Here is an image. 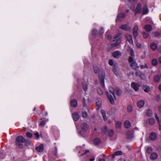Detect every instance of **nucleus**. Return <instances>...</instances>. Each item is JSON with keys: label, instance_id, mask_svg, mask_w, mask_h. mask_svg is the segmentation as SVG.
I'll return each mask as SVG.
<instances>
[{"label": "nucleus", "instance_id": "obj_62", "mask_svg": "<svg viewBox=\"0 0 161 161\" xmlns=\"http://www.w3.org/2000/svg\"><path fill=\"white\" fill-rule=\"evenodd\" d=\"M128 111L129 112L131 111L132 110V108L131 106H129L127 108Z\"/></svg>", "mask_w": 161, "mask_h": 161}, {"label": "nucleus", "instance_id": "obj_3", "mask_svg": "<svg viewBox=\"0 0 161 161\" xmlns=\"http://www.w3.org/2000/svg\"><path fill=\"white\" fill-rule=\"evenodd\" d=\"M104 78H105V74L103 72L102 73L101 76L100 77L99 80L100 82L101 86L103 87L105 86L104 85Z\"/></svg>", "mask_w": 161, "mask_h": 161}, {"label": "nucleus", "instance_id": "obj_26", "mask_svg": "<svg viewBox=\"0 0 161 161\" xmlns=\"http://www.w3.org/2000/svg\"><path fill=\"white\" fill-rule=\"evenodd\" d=\"M143 89L145 92H149L150 91V89L149 86L145 85L143 87Z\"/></svg>", "mask_w": 161, "mask_h": 161}, {"label": "nucleus", "instance_id": "obj_17", "mask_svg": "<svg viewBox=\"0 0 161 161\" xmlns=\"http://www.w3.org/2000/svg\"><path fill=\"white\" fill-rule=\"evenodd\" d=\"M44 145L43 144H41L39 146L36 147V150L38 152H42L44 150Z\"/></svg>", "mask_w": 161, "mask_h": 161}, {"label": "nucleus", "instance_id": "obj_49", "mask_svg": "<svg viewBox=\"0 0 161 161\" xmlns=\"http://www.w3.org/2000/svg\"><path fill=\"white\" fill-rule=\"evenodd\" d=\"M140 66L141 68L142 69H144V68L147 69L148 67V66H147V64H144V65H141Z\"/></svg>", "mask_w": 161, "mask_h": 161}, {"label": "nucleus", "instance_id": "obj_16", "mask_svg": "<svg viewBox=\"0 0 161 161\" xmlns=\"http://www.w3.org/2000/svg\"><path fill=\"white\" fill-rule=\"evenodd\" d=\"M101 106V101L100 98H97L96 102V108L97 110H98Z\"/></svg>", "mask_w": 161, "mask_h": 161}, {"label": "nucleus", "instance_id": "obj_39", "mask_svg": "<svg viewBox=\"0 0 161 161\" xmlns=\"http://www.w3.org/2000/svg\"><path fill=\"white\" fill-rule=\"evenodd\" d=\"M25 145L26 146H31V142L30 140H25Z\"/></svg>", "mask_w": 161, "mask_h": 161}, {"label": "nucleus", "instance_id": "obj_5", "mask_svg": "<svg viewBox=\"0 0 161 161\" xmlns=\"http://www.w3.org/2000/svg\"><path fill=\"white\" fill-rule=\"evenodd\" d=\"M138 28V25H135L133 28V34L134 37L136 38V36L138 35V33L137 31Z\"/></svg>", "mask_w": 161, "mask_h": 161}, {"label": "nucleus", "instance_id": "obj_60", "mask_svg": "<svg viewBox=\"0 0 161 161\" xmlns=\"http://www.w3.org/2000/svg\"><path fill=\"white\" fill-rule=\"evenodd\" d=\"M133 59L132 57H130L129 58V61L130 63L133 62Z\"/></svg>", "mask_w": 161, "mask_h": 161}, {"label": "nucleus", "instance_id": "obj_45", "mask_svg": "<svg viewBox=\"0 0 161 161\" xmlns=\"http://www.w3.org/2000/svg\"><path fill=\"white\" fill-rule=\"evenodd\" d=\"M26 135L27 137L29 138H32V134L30 132H27V133L26 134Z\"/></svg>", "mask_w": 161, "mask_h": 161}, {"label": "nucleus", "instance_id": "obj_11", "mask_svg": "<svg viewBox=\"0 0 161 161\" xmlns=\"http://www.w3.org/2000/svg\"><path fill=\"white\" fill-rule=\"evenodd\" d=\"M141 11V5L140 3H138L135 10V14L137 13L140 14Z\"/></svg>", "mask_w": 161, "mask_h": 161}, {"label": "nucleus", "instance_id": "obj_20", "mask_svg": "<svg viewBox=\"0 0 161 161\" xmlns=\"http://www.w3.org/2000/svg\"><path fill=\"white\" fill-rule=\"evenodd\" d=\"M158 157L157 154L156 153H152L150 156V158L151 160H154L156 159Z\"/></svg>", "mask_w": 161, "mask_h": 161}, {"label": "nucleus", "instance_id": "obj_32", "mask_svg": "<svg viewBox=\"0 0 161 161\" xmlns=\"http://www.w3.org/2000/svg\"><path fill=\"white\" fill-rule=\"evenodd\" d=\"M109 90L110 92L114 96V97L115 98V96L114 95V89L113 88L110 86L109 87Z\"/></svg>", "mask_w": 161, "mask_h": 161}, {"label": "nucleus", "instance_id": "obj_8", "mask_svg": "<svg viewBox=\"0 0 161 161\" xmlns=\"http://www.w3.org/2000/svg\"><path fill=\"white\" fill-rule=\"evenodd\" d=\"M134 131L132 130L128 131L126 133V137L128 139H130L133 137Z\"/></svg>", "mask_w": 161, "mask_h": 161}, {"label": "nucleus", "instance_id": "obj_35", "mask_svg": "<svg viewBox=\"0 0 161 161\" xmlns=\"http://www.w3.org/2000/svg\"><path fill=\"white\" fill-rule=\"evenodd\" d=\"M116 65L114 64V68L113 69V71L114 73L116 75H119V73L116 69Z\"/></svg>", "mask_w": 161, "mask_h": 161}, {"label": "nucleus", "instance_id": "obj_42", "mask_svg": "<svg viewBox=\"0 0 161 161\" xmlns=\"http://www.w3.org/2000/svg\"><path fill=\"white\" fill-rule=\"evenodd\" d=\"M149 36V34L148 33L145 32H143V36L144 38H147Z\"/></svg>", "mask_w": 161, "mask_h": 161}, {"label": "nucleus", "instance_id": "obj_59", "mask_svg": "<svg viewBox=\"0 0 161 161\" xmlns=\"http://www.w3.org/2000/svg\"><path fill=\"white\" fill-rule=\"evenodd\" d=\"M109 64L111 65L112 66L113 65V61L112 60H110L108 62Z\"/></svg>", "mask_w": 161, "mask_h": 161}, {"label": "nucleus", "instance_id": "obj_1", "mask_svg": "<svg viewBox=\"0 0 161 161\" xmlns=\"http://www.w3.org/2000/svg\"><path fill=\"white\" fill-rule=\"evenodd\" d=\"M25 141V138L21 136H19L16 138V144L19 148H23V146L22 143Z\"/></svg>", "mask_w": 161, "mask_h": 161}, {"label": "nucleus", "instance_id": "obj_29", "mask_svg": "<svg viewBox=\"0 0 161 161\" xmlns=\"http://www.w3.org/2000/svg\"><path fill=\"white\" fill-rule=\"evenodd\" d=\"M101 113L103 116V117L104 120H107V117L106 116V113L105 111L103 110H102L101 111Z\"/></svg>", "mask_w": 161, "mask_h": 161}, {"label": "nucleus", "instance_id": "obj_54", "mask_svg": "<svg viewBox=\"0 0 161 161\" xmlns=\"http://www.w3.org/2000/svg\"><path fill=\"white\" fill-rule=\"evenodd\" d=\"M97 31L96 29H93L92 31V35L94 36H96L97 34Z\"/></svg>", "mask_w": 161, "mask_h": 161}, {"label": "nucleus", "instance_id": "obj_13", "mask_svg": "<svg viewBox=\"0 0 161 161\" xmlns=\"http://www.w3.org/2000/svg\"><path fill=\"white\" fill-rule=\"evenodd\" d=\"M149 10L148 7L146 4H145L142 8V14L143 15L147 14L148 13Z\"/></svg>", "mask_w": 161, "mask_h": 161}, {"label": "nucleus", "instance_id": "obj_52", "mask_svg": "<svg viewBox=\"0 0 161 161\" xmlns=\"http://www.w3.org/2000/svg\"><path fill=\"white\" fill-rule=\"evenodd\" d=\"M103 156L104 158H100L99 160V161H105L106 160L105 159L107 157V156L104 154H103Z\"/></svg>", "mask_w": 161, "mask_h": 161}, {"label": "nucleus", "instance_id": "obj_34", "mask_svg": "<svg viewBox=\"0 0 161 161\" xmlns=\"http://www.w3.org/2000/svg\"><path fill=\"white\" fill-rule=\"evenodd\" d=\"M160 79V76L158 75H155L153 78V80L156 82H158Z\"/></svg>", "mask_w": 161, "mask_h": 161}, {"label": "nucleus", "instance_id": "obj_14", "mask_svg": "<svg viewBox=\"0 0 161 161\" xmlns=\"http://www.w3.org/2000/svg\"><path fill=\"white\" fill-rule=\"evenodd\" d=\"M72 118L74 120L77 121L79 118V115L77 112L74 113L72 114Z\"/></svg>", "mask_w": 161, "mask_h": 161}, {"label": "nucleus", "instance_id": "obj_47", "mask_svg": "<svg viewBox=\"0 0 161 161\" xmlns=\"http://www.w3.org/2000/svg\"><path fill=\"white\" fill-rule=\"evenodd\" d=\"M82 116L83 118H86L87 116V114L86 112L85 111L83 112L82 113Z\"/></svg>", "mask_w": 161, "mask_h": 161}, {"label": "nucleus", "instance_id": "obj_23", "mask_svg": "<svg viewBox=\"0 0 161 161\" xmlns=\"http://www.w3.org/2000/svg\"><path fill=\"white\" fill-rule=\"evenodd\" d=\"M145 29L147 32H150L152 30V27L150 25H147L145 26Z\"/></svg>", "mask_w": 161, "mask_h": 161}, {"label": "nucleus", "instance_id": "obj_15", "mask_svg": "<svg viewBox=\"0 0 161 161\" xmlns=\"http://www.w3.org/2000/svg\"><path fill=\"white\" fill-rule=\"evenodd\" d=\"M70 104L71 107L74 108L76 107L77 105V101L75 99H73L70 102Z\"/></svg>", "mask_w": 161, "mask_h": 161}, {"label": "nucleus", "instance_id": "obj_57", "mask_svg": "<svg viewBox=\"0 0 161 161\" xmlns=\"http://www.w3.org/2000/svg\"><path fill=\"white\" fill-rule=\"evenodd\" d=\"M57 149L56 147H55L54 150L53 152V154L54 155H56L57 153Z\"/></svg>", "mask_w": 161, "mask_h": 161}, {"label": "nucleus", "instance_id": "obj_53", "mask_svg": "<svg viewBox=\"0 0 161 161\" xmlns=\"http://www.w3.org/2000/svg\"><path fill=\"white\" fill-rule=\"evenodd\" d=\"M104 33L103 29V28H101L99 30V33L101 35H103Z\"/></svg>", "mask_w": 161, "mask_h": 161}, {"label": "nucleus", "instance_id": "obj_33", "mask_svg": "<svg viewBox=\"0 0 161 161\" xmlns=\"http://www.w3.org/2000/svg\"><path fill=\"white\" fill-rule=\"evenodd\" d=\"M155 37H161V32H155L153 33Z\"/></svg>", "mask_w": 161, "mask_h": 161}, {"label": "nucleus", "instance_id": "obj_61", "mask_svg": "<svg viewBox=\"0 0 161 161\" xmlns=\"http://www.w3.org/2000/svg\"><path fill=\"white\" fill-rule=\"evenodd\" d=\"M83 104L84 107L86 106V99L84 98H83Z\"/></svg>", "mask_w": 161, "mask_h": 161}, {"label": "nucleus", "instance_id": "obj_24", "mask_svg": "<svg viewBox=\"0 0 161 161\" xmlns=\"http://www.w3.org/2000/svg\"><path fill=\"white\" fill-rule=\"evenodd\" d=\"M150 47L153 50H155L157 49V46L155 43L152 42L150 44Z\"/></svg>", "mask_w": 161, "mask_h": 161}, {"label": "nucleus", "instance_id": "obj_55", "mask_svg": "<svg viewBox=\"0 0 161 161\" xmlns=\"http://www.w3.org/2000/svg\"><path fill=\"white\" fill-rule=\"evenodd\" d=\"M83 88L84 90L85 91H86L87 90V84H85V85H83Z\"/></svg>", "mask_w": 161, "mask_h": 161}, {"label": "nucleus", "instance_id": "obj_31", "mask_svg": "<svg viewBox=\"0 0 161 161\" xmlns=\"http://www.w3.org/2000/svg\"><path fill=\"white\" fill-rule=\"evenodd\" d=\"M122 153L121 151H118L115 152L114 154H113L112 156V158H115V156H118L119 155H121L122 154Z\"/></svg>", "mask_w": 161, "mask_h": 161}, {"label": "nucleus", "instance_id": "obj_9", "mask_svg": "<svg viewBox=\"0 0 161 161\" xmlns=\"http://www.w3.org/2000/svg\"><path fill=\"white\" fill-rule=\"evenodd\" d=\"M121 55V53L119 51H115L113 53V56L116 58H119Z\"/></svg>", "mask_w": 161, "mask_h": 161}, {"label": "nucleus", "instance_id": "obj_18", "mask_svg": "<svg viewBox=\"0 0 161 161\" xmlns=\"http://www.w3.org/2000/svg\"><path fill=\"white\" fill-rule=\"evenodd\" d=\"M149 139L152 141H154L157 138V135L154 132L151 133L149 135Z\"/></svg>", "mask_w": 161, "mask_h": 161}, {"label": "nucleus", "instance_id": "obj_2", "mask_svg": "<svg viewBox=\"0 0 161 161\" xmlns=\"http://www.w3.org/2000/svg\"><path fill=\"white\" fill-rule=\"evenodd\" d=\"M120 35L121 33H118L114 36V38L115 39L113 41V42L111 45L113 47L118 45L121 42V38H118Z\"/></svg>", "mask_w": 161, "mask_h": 161}, {"label": "nucleus", "instance_id": "obj_38", "mask_svg": "<svg viewBox=\"0 0 161 161\" xmlns=\"http://www.w3.org/2000/svg\"><path fill=\"white\" fill-rule=\"evenodd\" d=\"M115 90H116V93L117 95L118 96H120L121 93V90L118 88H116Z\"/></svg>", "mask_w": 161, "mask_h": 161}, {"label": "nucleus", "instance_id": "obj_12", "mask_svg": "<svg viewBox=\"0 0 161 161\" xmlns=\"http://www.w3.org/2000/svg\"><path fill=\"white\" fill-rule=\"evenodd\" d=\"M126 40L129 42L130 44H133V41L132 39V36L129 34H127L126 35Z\"/></svg>", "mask_w": 161, "mask_h": 161}, {"label": "nucleus", "instance_id": "obj_6", "mask_svg": "<svg viewBox=\"0 0 161 161\" xmlns=\"http://www.w3.org/2000/svg\"><path fill=\"white\" fill-rule=\"evenodd\" d=\"M131 86L135 91H137L139 90V86L138 84L136 83L135 82H132L131 83Z\"/></svg>", "mask_w": 161, "mask_h": 161}, {"label": "nucleus", "instance_id": "obj_27", "mask_svg": "<svg viewBox=\"0 0 161 161\" xmlns=\"http://www.w3.org/2000/svg\"><path fill=\"white\" fill-rule=\"evenodd\" d=\"M93 69L94 72L96 74L99 73L100 71L99 67L97 66H94Z\"/></svg>", "mask_w": 161, "mask_h": 161}, {"label": "nucleus", "instance_id": "obj_56", "mask_svg": "<svg viewBox=\"0 0 161 161\" xmlns=\"http://www.w3.org/2000/svg\"><path fill=\"white\" fill-rule=\"evenodd\" d=\"M34 135L35 136L36 138V139H39L40 136L38 132H36L35 133Z\"/></svg>", "mask_w": 161, "mask_h": 161}, {"label": "nucleus", "instance_id": "obj_58", "mask_svg": "<svg viewBox=\"0 0 161 161\" xmlns=\"http://www.w3.org/2000/svg\"><path fill=\"white\" fill-rule=\"evenodd\" d=\"M89 153V150H86V151H85V153H82V154L81 155H80V156H82L83 155H84L85 154H86L88 153Z\"/></svg>", "mask_w": 161, "mask_h": 161}, {"label": "nucleus", "instance_id": "obj_64", "mask_svg": "<svg viewBox=\"0 0 161 161\" xmlns=\"http://www.w3.org/2000/svg\"><path fill=\"white\" fill-rule=\"evenodd\" d=\"M106 37L109 40H111L112 39V36L111 35L108 34H107L106 35Z\"/></svg>", "mask_w": 161, "mask_h": 161}, {"label": "nucleus", "instance_id": "obj_41", "mask_svg": "<svg viewBox=\"0 0 161 161\" xmlns=\"http://www.w3.org/2000/svg\"><path fill=\"white\" fill-rule=\"evenodd\" d=\"M155 123L154 119L153 118H150L149 119V123L151 125H153Z\"/></svg>", "mask_w": 161, "mask_h": 161}, {"label": "nucleus", "instance_id": "obj_48", "mask_svg": "<svg viewBox=\"0 0 161 161\" xmlns=\"http://www.w3.org/2000/svg\"><path fill=\"white\" fill-rule=\"evenodd\" d=\"M46 123L45 121H42L39 124V125L41 127H43L45 125Z\"/></svg>", "mask_w": 161, "mask_h": 161}, {"label": "nucleus", "instance_id": "obj_21", "mask_svg": "<svg viewBox=\"0 0 161 161\" xmlns=\"http://www.w3.org/2000/svg\"><path fill=\"white\" fill-rule=\"evenodd\" d=\"M130 66L134 69H136L139 67V66H137L136 63L135 61L130 64Z\"/></svg>", "mask_w": 161, "mask_h": 161}, {"label": "nucleus", "instance_id": "obj_37", "mask_svg": "<svg viewBox=\"0 0 161 161\" xmlns=\"http://www.w3.org/2000/svg\"><path fill=\"white\" fill-rule=\"evenodd\" d=\"M152 63L153 66L157 65L158 63L157 60L155 58H153L152 61Z\"/></svg>", "mask_w": 161, "mask_h": 161}, {"label": "nucleus", "instance_id": "obj_44", "mask_svg": "<svg viewBox=\"0 0 161 161\" xmlns=\"http://www.w3.org/2000/svg\"><path fill=\"white\" fill-rule=\"evenodd\" d=\"M116 127L118 128H120L121 127V123L120 122H116Z\"/></svg>", "mask_w": 161, "mask_h": 161}, {"label": "nucleus", "instance_id": "obj_22", "mask_svg": "<svg viewBox=\"0 0 161 161\" xmlns=\"http://www.w3.org/2000/svg\"><path fill=\"white\" fill-rule=\"evenodd\" d=\"M144 103L145 102L143 100H140L138 102L137 105L138 107L141 108L144 106Z\"/></svg>", "mask_w": 161, "mask_h": 161}, {"label": "nucleus", "instance_id": "obj_43", "mask_svg": "<svg viewBox=\"0 0 161 161\" xmlns=\"http://www.w3.org/2000/svg\"><path fill=\"white\" fill-rule=\"evenodd\" d=\"M128 1L129 2L131 3L132 4H135L136 3V0H128ZM134 6H133V8H134Z\"/></svg>", "mask_w": 161, "mask_h": 161}, {"label": "nucleus", "instance_id": "obj_28", "mask_svg": "<svg viewBox=\"0 0 161 161\" xmlns=\"http://www.w3.org/2000/svg\"><path fill=\"white\" fill-rule=\"evenodd\" d=\"M101 142L100 140L98 138H95L94 140V144L96 145H99Z\"/></svg>", "mask_w": 161, "mask_h": 161}, {"label": "nucleus", "instance_id": "obj_63", "mask_svg": "<svg viewBox=\"0 0 161 161\" xmlns=\"http://www.w3.org/2000/svg\"><path fill=\"white\" fill-rule=\"evenodd\" d=\"M130 54L132 56H133L134 55V52L133 49H131V50Z\"/></svg>", "mask_w": 161, "mask_h": 161}, {"label": "nucleus", "instance_id": "obj_46", "mask_svg": "<svg viewBox=\"0 0 161 161\" xmlns=\"http://www.w3.org/2000/svg\"><path fill=\"white\" fill-rule=\"evenodd\" d=\"M108 133L109 136H112L114 134V131L113 130H110L108 131Z\"/></svg>", "mask_w": 161, "mask_h": 161}, {"label": "nucleus", "instance_id": "obj_4", "mask_svg": "<svg viewBox=\"0 0 161 161\" xmlns=\"http://www.w3.org/2000/svg\"><path fill=\"white\" fill-rule=\"evenodd\" d=\"M88 128V126L86 123H82L81 125V131L83 132H86Z\"/></svg>", "mask_w": 161, "mask_h": 161}, {"label": "nucleus", "instance_id": "obj_36", "mask_svg": "<svg viewBox=\"0 0 161 161\" xmlns=\"http://www.w3.org/2000/svg\"><path fill=\"white\" fill-rule=\"evenodd\" d=\"M153 151V148L151 147H147L146 149V152L147 153L149 154L151 153Z\"/></svg>", "mask_w": 161, "mask_h": 161}, {"label": "nucleus", "instance_id": "obj_50", "mask_svg": "<svg viewBox=\"0 0 161 161\" xmlns=\"http://www.w3.org/2000/svg\"><path fill=\"white\" fill-rule=\"evenodd\" d=\"M97 92L99 95H102L103 93L102 91L99 88L97 89Z\"/></svg>", "mask_w": 161, "mask_h": 161}, {"label": "nucleus", "instance_id": "obj_19", "mask_svg": "<svg viewBox=\"0 0 161 161\" xmlns=\"http://www.w3.org/2000/svg\"><path fill=\"white\" fill-rule=\"evenodd\" d=\"M136 76H139L142 79H143L145 77L144 74L139 70L136 71Z\"/></svg>", "mask_w": 161, "mask_h": 161}, {"label": "nucleus", "instance_id": "obj_7", "mask_svg": "<svg viewBox=\"0 0 161 161\" xmlns=\"http://www.w3.org/2000/svg\"><path fill=\"white\" fill-rule=\"evenodd\" d=\"M106 94L110 103L112 104H114V100L113 97V96L114 97L113 95H109L108 92H106Z\"/></svg>", "mask_w": 161, "mask_h": 161}, {"label": "nucleus", "instance_id": "obj_30", "mask_svg": "<svg viewBox=\"0 0 161 161\" xmlns=\"http://www.w3.org/2000/svg\"><path fill=\"white\" fill-rule=\"evenodd\" d=\"M125 16V14L124 13H120L119 14L118 16L117 19H116V21H118V20H120V19L119 18H124Z\"/></svg>", "mask_w": 161, "mask_h": 161}, {"label": "nucleus", "instance_id": "obj_10", "mask_svg": "<svg viewBox=\"0 0 161 161\" xmlns=\"http://www.w3.org/2000/svg\"><path fill=\"white\" fill-rule=\"evenodd\" d=\"M120 28L125 31H129L131 29V27L127 25H122L120 26Z\"/></svg>", "mask_w": 161, "mask_h": 161}, {"label": "nucleus", "instance_id": "obj_25", "mask_svg": "<svg viewBox=\"0 0 161 161\" xmlns=\"http://www.w3.org/2000/svg\"><path fill=\"white\" fill-rule=\"evenodd\" d=\"M130 126V123L128 120H126L124 123V126L126 128H129Z\"/></svg>", "mask_w": 161, "mask_h": 161}, {"label": "nucleus", "instance_id": "obj_40", "mask_svg": "<svg viewBox=\"0 0 161 161\" xmlns=\"http://www.w3.org/2000/svg\"><path fill=\"white\" fill-rule=\"evenodd\" d=\"M152 110L150 109L147 110L146 112V115L149 117L151 116L152 114Z\"/></svg>", "mask_w": 161, "mask_h": 161}, {"label": "nucleus", "instance_id": "obj_51", "mask_svg": "<svg viewBox=\"0 0 161 161\" xmlns=\"http://www.w3.org/2000/svg\"><path fill=\"white\" fill-rule=\"evenodd\" d=\"M107 131V127L106 126L104 127L103 129L102 130V132L104 133H106Z\"/></svg>", "mask_w": 161, "mask_h": 161}]
</instances>
